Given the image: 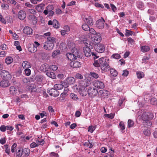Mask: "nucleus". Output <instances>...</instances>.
<instances>
[{"label": "nucleus", "mask_w": 157, "mask_h": 157, "mask_svg": "<svg viewBox=\"0 0 157 157\" xmlns=\"http://www.w3.org/2000/svg\"><path fill=\"white\" fill-rule=\"evenodd\" d=\"M88 95L90 97H94L97 96L98 91L94 88L90 87L88 90Z\"/></svg>", "instance_id": "obj_6"}, {"label": "nucleus", "mask_w": 157, "mask_h": 157, "mask_svg": "<svg viewBox=\"0 0 157 157\" xmlns=\"http://www.w3.org/2000/svg\"><path fill=\"white\" fill-rule=\"evenodd\" d=\"M90 44H89V47L86 46V47H84L83 48V51L85 56L87 57L90 56L91 55L92 56H94V59L95 60L96 59H97L99 57V56H96L93 52H92L90 50V48H92L93 47V46L90 45Z\"/></svg>", "instance_id": "obj_3"}, {"label": "nucleus", "mask_w": 157, "mask_h": 157, "mask_svg": "<svg viewBox=\"0 0 157 157\" xmlns=\"http://www.w3.org/2000/svg\"><path fill=\"white\" fill-rule=\"evenodd\" d=\"M99 62L100 64L101 68V70L105 72L108 71L110 69L109 65V59L106 57H103L99 59Z\"/></svg>", "instance_id": "obj_1"}, {"label": "nucleus", "mask_w": 157, "mask_h": 157, "mask_svg": "<svg viewBox=\"0 0 157 157\" xmlns=\"http://www.w3.org/2000/svg\"><path fill=\"white\" fill-rule=\"evenodd\" d=\"M136 75L138 78H141L144 76V74L141 71H138L136 72Z\"/></svg>", "instance_id": "obj_36"}, {"label": "nucleus", "mask_w": 157, "mask_h": 157, "mask_svg": "<svg viewBox=\"0 0 157 157\" xmlns=\"http://www.w3.org/2000/svg\"><path fill=\"white\" fill-rule=\"evenodd\" d=\"M101 37L100 35H97L94 36V45L98 44L101 40Z\"/></svg>", "instance_id": "obj_20"}, {"label": "nucleus", "mask_w": 157, "mask_h": 157, "mask_svg": "<svg viewBox=\"0 0 157 157\" xmlns=\"http://www.w3.org/2000/svg\"><path fill=\"white\" fill-rule=\"evenodd\" d=\"M44 140H36V143L37 144L40 145H43L44 144Z\"/></svg>", "instance_id": "obj_63"}, {"label": "nucleus", "mask_w": 157, "mask_h": 157, "mask_svg": "<svg viewBox=\"0 0 157 157\" xmlns=\"http://www.w3.org/2000/svg\"><path fill=\"white\" fill-rule=\"evenodd\" d=\"M49 43H52L54 44L56 43V38L51 36H48L47 38V41L46 42Z\"/></svg>", "instance_id": "obj_25"}, {"label": "nucleus", "mask_w": 157, "mask_h": 157, "mask_svg": "<svg viewBox=\"0 0 157 157\" xmlns=\"http://www.w3.org/2000/svg\"><path fill=\"white\" fill-rule=\"evenodd\" d=\"M1 76L7 79H10L11 78V75L10 73L6 70L2 71L1 73Z\"/></svg>", "instance_id": "obj_9"}, {"label": "nucleus", "mask_w": 157, "mask_h": 157, "mask_svg": "<svg viewBox=\"0 0 157 157\" xmlns=\"http://www.w3.org/2000/svg\"><path fill=\"white\" fill-rule=\"evenodd\" d=\"M1 7L4 9L7 10L9 9V6L7 4H5L4 3L1 4Z\"/></svg>", "instance_id": "obj_58"}, {"label": "nucleus", "mask_w": 157, "mask_h": 157, "mask_svg": "<svg viewBox=\"0 0 157 157\" xmlns=\"http://www.w3.org/2000/svg\"><path fill=\"white\" fill-rule=\"evenodd\" d=\"M105 117H106L108 118L113 119L114 116V114L113 113H110L109 114H105L104 115Z\"/></svg>", "instance_id": "obj_51"}, {"label": "nucleus", "mask_w": 157, "mask_h": 157, "mask_svg": "<svg viewBox=\"0 0 157 157\" xmlns=\"http://www.w3.org/2000/svg\"><path fill=\"white\" fill-rule=\"evenodd\" d=\"M109 151L108 153H107L106 155L105 156V157H114V151L111 148H109Z\"/></svg>", "instance_id": "obj_26"}, {"label": "nucleus", "mask_w": 157, "mask_h": 157, "mask_svg": "<svg viewBox=\"0 0 157 157\" xmlns=\"http://www.w3.org/2000/svg\"><path fill=\"white\" fill-rule=\"evenodd\" d=\"M23 31L24 33L28 35H31L33 32L32 29L28 26L25 27Z\"/></svg>", "instance_id": "obj_19"}, {"label": "nucleus", "mask_w": 157, "mask_h": 157, "mask_svg": "<svg viewBox=\"0 0 157 157\" xmlns=\"http://www.w3.org/2000/svg\"><path fill=\"white\" fill-rule=\"evenodd\" d=\"M70 65L73 68H77L81 67V64L79 62L73 60L70 63Z\"/></svg>", "instance_id": "obj_13"}, {"label": "nucleus", "mask_w": 157, "mask_h": 157, "mask_svg": "<svg viewBox=\"0 0 157 157\" xmlns=\"http://www.w3.org/2000/svg\"><path fill=\"white\" fill-rule=\"evenodd\" d=\"M26 16V14L25 11L21 10L18 13V17L21 20H23Z\"/></svg>", "instance_id": "obj_15"}, {"label": "nucleus", "mask_w": 157, "mask_h": 157, "mask_svg": "<svg viewBox=\"0 0 157 157\" xmlns=\"http://www.w3.org/2000/svg\"><path fill=\"white\" fill-rule=\"evenodd\" d=\"M107 91L104 90H101L99 91V94L103 97L105 98L108 94Z\"/></svg>", "instance_id": "obj_31"}, {"label": "nucleus", "mask_w": 157, "mask_h": 157, "mask_svg": "<svg viewBox=\"0 0 157 157\" xmlns=\"http://www.w3.org/2000/svg\"><path fill=\"white\" fill-rule=\"evenodd\" d=\"M6 128L5 125H3L0 127V130L2 132H4L6 130Z\"/></svg>", "instance_id": "obj_60"}, {"label": "nucleus", "mask_w": 157, "mask_h": 157, "mask_svg": "<svg viewBox=\"0 0 157 157\" xmlns=\"http://www.w3.org/2000/svg\"><path fill=\"white\" fill-rule=\"evenodd\" d=\"M63 86L60 84H55L54 86V88L57 90H61L63 88Z\"/></svg>", "instance_id": "obj_38"}, {"label": "nucleus", "mask_w": 157, "mask_h": 157, "mask_svg": "<svg viewBox=\"0 0 157 157\" xmlns=\"http://www.w3.org/2000/svg\"><path fill=\"white\" fill-rule=\"evenodd\" d=\"M89 32L94 35H95L96 34V32L95 30L93 28H91L90 29L89 28V29L88 30Z\"/></svg>", "instance_id": "obj_61"}, {"label": "nucleus", "mask_w": 157, "mask_h": 157, "mask_svg": "<svg viewBox=\"0 0 157 157\" xmlns=\"http://www.w3.org/2000/svg\"><path fill=\"white\" fill-rule=\"evenodd\" d=\"M74 51L73 52H72L75 57V59H76L77 57H80V53L78 50L75 48L72 49Z\"/></svg>", "instance_id": "obj_30"}, {"label": "nucleus", "mask_w": 157, "mask_h": 157, "mask_svg": "<svg viewBox=\"0 0 157 157\" xmlns=\"http://www.w3.org/2000/svg\"><path fill=\"white\" fill-rule=\"evenodd\" d=\"M53 26L56 28H59V26L58 21L56 20H54L53 21Z\"/></svg>", "instance_id": "obj_39"}, {"label": "nucleus", "mask_w": 157, "mask_h": 157, "mask_svg": "<svg viewBox=\"0 0 157 157\" xmlns=\"http://www.w3.org/2000/svg\"><path fill=\"white\" fill-rule=\"evenodd\" d=\"M50 156H55V157H59L57 153H55L54 152H52L50 153Z\"/></svg>", "instance_id": "obj_64"}, {"label": "nucleus", "mask_w": 157, "mask_h": 157, "mask_svg": "<svg viewBox=\"0 0 157 157\" xmlns=\"http://www.w3.org/2000/svg\"><path fill=\"white\" fill-rule=\"evenodd\" d=\"M70 97L73 100H78V98L77 97V96L73 93L70 94Z\"/></svg>", "instance_id": "obj_43"}, {"label": "nucleus", "mask_w": 157, "mask_h": 157, "mask_svg": "<svg viewBox=\"0 0 157 157\" xmlns=\"http://www.w3.org/2000/svg\"><path fill=\"white\" fill-rule=\"evenodd\" d=\"M48 92L50 95L54 97H57L59 94V92L55 88L51 89L50 90L48 91Z\"/></svg>", "instance_id": "obj_11"}, {"label": "nucleus", "mask_w": 157, "mask_h": 157, "mask_svg": "<svg viewBox=\"0 0 157 157\" xmlns=\"http://www.w3.org/2000/svg\"><path fill=\"white\" fill-rule=\"evenodd\" d=\"M54 46V44L52 43H49L47 42H45L43 46L44 48L46 50H52Z\"/></svg>", "instance_id": "obj_12"}, {"label": "nucleus", "mask_w": 157, "mask_h": 157, "mask_svg": "<svg viewBox=\"0 0 157 157\" xmlns=\"http://www.w3.org/2000/svg\"><path fill=\"white\" fill-rule=\"evenodd\" d=\"M29 89L31 92H35L37 90V87L34 84H32L29 87Z\"/></svg>", "instance_id": "obj_29"}, {"label": "nucleus", "mask_w": 157, "mask_h": 157, "mask_svg": "<svg viewBox=\"0 0 157 157\" xmlns=\"http://www.w3.org/2000/svg\"><path fill=\"white\" fill-rule=\"evenodd\" d=\"M54 9V7L52 5H48L45 10L43 13L45 15H48V17L52 16L54 13V12L53 11Z\"/></svg>", "instance_id": "obj_4"}, {"label": "nucleus", "mask_w": 157, "mask_h": 157, "mask_svg": "<svg viewBox=\"0 0 157 157\" xmlns=\"http://www.w3.org/2000/svg\"><path fill=\"white\" fill-rule=\"evenodd\" d=\"M28 51L31 53H34L36 52L37 49L36 46L33 44H30L28 48Z\"/></svg>", "instance_id": "obj_17"}, {"label": "nucleus", "mask_w": 157, "mask_h": 157, "mask_svg": "<svg viewBox=\"0 0 157 157\" xmlns=\"http://www.w3.org/2000/svg\"><path fill=\"white\" fill-rule=\"evenodd\" d=\"M13 62V59L11 57H8L6 58L5 62L7 64H9Z\"/></svg>", "instance_id": "obj_37"}, {"label": "nucleus", "mask_w": 157, "mask_h": 157, "mask_svg": "<svg viewBox=\"0 0 157 157\" xmlns=\"http://www.w3.org/2000/svg\"><path fill=\"white\" fill-rule=\"evenodd\" d=\"M22 66L24 68H28L31 67L30 63L27 61H24L22 63Z\"/></svg>", "instance_id": "obj_24"}, {"label": "nucleus", "mask_w": 157, "mask_h": 157, "mask_svg": "<svg viewBox=\"0 0 157 157\" xmlns=\"http://www.w3.org/2000/svg\"><path fill=\"white\" fill-rule=\"evenodd\" d=\"M94 65L96 67H98L100 66V64L99 62V59L98 61H96L95 60L94 63H93Z\"/></svg>", "instance_id": "obj_59"}, {"label": "nucleus", "mask_w": 157, "mask_h": 157, "mask_svg": "<svg viewBox=\"0 0 157 157\" xmlns=\"http://www.w3.org/2000/svg\"><path fill=\"white\" fill-rule=\"evenodd\" d=\"M46 74L48 76L53 79L56 78V75L53 72H46Z\"/></svg>", "instance_id": "obj_35"}, {"label": "nucleus", "mask_w": 157, "mask_h": 157, "mask_svg": "<svg viewBox=\"0 0 157 157\" xmlns=\"http://www.w3.org/2000/svg\"><path fill=\"white\" fill-rule=\"evenodd\" d=\"M95 5L97 7H101L102 8H104V6L102 4H100L98 3H95Z\"/></svg>", "instance_id": "obj_62"}, {"label": "nucleus", "mask_w": 157, "mask_h": 157, "mask_svg": "<svg viewBox=\"0 0 157 157\" xmlns=\"http://www.w3.org/2000/svg\"><path fill=\"white\" fill-rule=\"evenodd\" d=\"M10 85L9 79H3L0 82V86L3 87L9 86Z\"/></svg>", "instance_id": "obj_14"}, {"label": "nucleus", "mask_w": 157, "mask_h": 157, "mask_svg": "<svg viewBox=\"0 0 157 157\" xmlns=\"http://www.w3.org/2000/svg\"><path fill=\"white\" fill-rule=\"evenodd\" d=\"M119 127L122 130L125 129V126L124 122L123 121H121L119 123Z\"/></svg>", "instance_id": "obj_49"}, {"label": "nucleus", "mask_w": 157, "mask_h": 157, "mask_svg": "<svg viewBox=\"0 0 157 157\" xmlns=\"http://www.w3.org/2000/svg\"><path fill=\"white\" fill-rule=\"evenodd\" d=\"M23 154L24 156L27 157L29 156L30 153V150L29 149L25 148L23 149Z\"/></svg>", "instance_id": "obj_32"}, {"label": "nucleus", "mask_w": 157, "mask_h": 157, "mask_svg": "<svg viewBox=\"0 0 157 157\" xmlns=\"http://www.w3.org/2000/svg\"><path fill=\"white\" fill-rule=\"evenodd\" d=\"M82 29L85 31H88L89 29V26L87 24H84L82 26Z\"/></svg>", "instance_id": "obj_42"}, {"label": "nucleus", "mask_w": 157, "mask_h": 157, "mask_svg": "<svg viewBox=\"0 0 157 157\" xmlns=\"http://www.w3.org/2000/svg\"><path fill=\"white\" fill-rule=\"evenodd\" d=\"M151 131L147 129H144V134L146 136H149L151 134Z\"/></svg>", "instance_id": "obj_47"}, {"label": "nucleus", "mask_w": 157, "mask_h": 157, "mask_svg": "<svg viewBox=\"0 0 157 157\" xmlns=\"http://www.w3.org/2000/svg\"><path fill=\"white\" fill-rule=\"evenodd\" d=\"M84 21L90 26L94 24L93 19L90 16L85 17L84 19Z\"/></svg>", "instance_id": "obj_18"}, {"label": "nucleus", "mask_w": 157, "mask_h": 157, "mask_svg": "<svg viewBox=\"0 0 157 157\" xmlns=\"http://www.w3.org/2000/svg\"><path fill=\"white\" fill-rule=\"evenodd\" d=\"M110 73L111 75L113 76H116L118 74L117 71L114 69L110 68Z\"/></svg>", "instance_id": "obj_33"}, {"label": "nucleus", "mask_w": 157, "mask_h": 157, "mask_svg": "<svg viewBox=\"0 0 157 157\" xmlns=\"http://www.w3.org/2000/svg\"><path fill=\"white\" fill-rule=\"evenodd\" d=\"M23 149L19 148L17 149L16 152V155L17 157H21L23 155Z\"/></svg>", "instance_id": "obj_22"}, {"label": "nucleus", "mask_w": 157, "mask_h": 157, "mask_svg": "<svg viewBox=\"0 0 157 157\" xmlns=\"http://www.w3.org/2000/svg\"><path fill=\"white\" fill-rule=\"evenodd\" d=\"M40 69L41 70L44 72H48L49 71V69H50V66H48L46 63H44L40 67Z\"/></svg>", "instance_id": "obj_16"}, {"label": "nucleus", "mask_w": 157, "mask_h": 157, "mask_svg": "<svg viewBox=\"0 0 157 157\" xmlns=\"http://www.w3.org/2000/svg\"><path fill=\"white\" fill-rule=\"evenodd\" d=\"M126 33H125V35L126 36H128L130 35H132L133 34V32L132 31L128 30V29H126Z\"/></svg>", "instance_id": "obj_48"}, {"label": "nucleus", "mask_w": 157, "mask_h": 157, "mask_svg": "<svg viewBox=\"0 0 157 157\" xmlns=\"http://www.w3.org/2000/svg\"><path fill=\"white\" fill-rule=\"evenodd\" d=\"M44 78V77L42 75H37L36 76L35 79L38 82H41L43 81Z\"/></svg>", "instance_id": "obj_28"}, {"label": "nucleus", "mask_w": 157, "mask_h": 157, "mask_svg": "<svg viewBox=\"0 0 157 157\" xmlns=\"http://www.w3.org/2000/svg\"><path fill=\"white\" fill-rule=\"evenodd\" d=\"M44 6V4L38 5L36 7V9L37 11L39 12H42L43 11Z\"/></svg>", "instance_id": "obj_23"}, {"label": "nucleus", "mask_w": 157, "mask_h": 157, "mask_svg": "<svg viewBox=\"0 0 157 157\" xmlns=\"http://www.w3.org/2000/svg\"><path fill=\"white\" fill-rule=\"evenodd\" d=\"M79 84L78 92L80 95L82 96H86L88 93V91H87V85L82 81L79 82Z\"/></svg>", "instance_id": "obj_2"}, {"label": "nucleus", "mask_w": 157, "mask_h": 157, "mask_svg": "<svg viewBox=\"0 0 157 157\" xmlns=\"http://www.w3.org/2000/svg\"><path fill=\"white\" fill-rule=\"evenodd\" d=\"M151 114L147 112H144L142 114L141 118L143 121V123H146L151 119Z\"/></svg>", "instance_id": "obj_5"}, {"label": "nucleus", "mask_w": 157, "mask_h": 157, "mask_svg": "<svg viewBox=\"0 0 157 157\" xmlns=\"http://www.w3.org/2000/svg\"><path fill=\"white\" fill-rule=\"evenodd\" d=\"M17 90L16 88L13 86H11L10 89V91L11 94H13L15 93Z\"/></svg>", "instance_id": "obj_45"}, {"label": "nucleus", "mask_w": 157, "mask_h": 157, "mask_svg": "<svg viewBox=\"0 0 157 157\" xmlns=\"http://www.w3.org/2000/svg\"><path fill=\"white\" fill-rule=\"evenodd\" d=\"M66 81L67 83L69 85L74 84L75 81V78L72 77H70L67 78Z\"/></svg>", "instance_id": "obj_21"}, {"label": "nucleus", "mask_w": 157, "mask_h": 157, "mask_svg": "<svg viewBox=\"0 0 157 157\" xmlns=\"http://www.w3.org/2000/svg\"><path fill=\"white\" fill-rule=\"evenodd\" d=\"M28 10L29 12L30 13L32 14L33 15H36L37 16H39L38 15L36 14L37 12L35 10L32 9H28Z\"/></svg>", "instance_id": "obj_41"}, {"label": "nucleus", "mask_w": 157, "mask_h": 157, "mask_svg": "<svg viewBox=\"0 0 157 157\" xmlns=\"http://www.w3.org/2000/svg\"><path fill=\"white\" fill-rule=\"evenodd\" d=\"M94 86L98 89H103L105 87L104 83L98 80L95 81L94 82Z\"/></svg>", "instance_id": "obj_10"}, {"label": "nucleus", "mask_w": 157, "mask_h": 157, "mask_svg": "<svg viewBox=\"0 0 157 157\" xmlns=\"http://www.w3.org/2000/svg\"><path fill=\"white\" fill-rule=\"evenodd\" d=\"M150 102L151 104L153 105L157 104V99L155 98H151L150 100Z\"/></svg>", "instance_id": "obj_44"}, {"label": "nucleus", "mask_w": 157, "mask_h": 157, "mask_svg": "<svg viewBox=\"0 0 157 157\" xmlns=\"http://www.w3.org/2000/svg\"><path fill=\"white\" fill-rule=\"evenodd\" d=\"M17 147V144L16 143H14L11 147V151L13 153L15 151L16 148Z\"/></svg>", "instance_id": "obj_55"}, {"label": "nucleus", "mask_w": 157, "mask_h": 157, "mask_svg": "<svg viewBox=\"0 0 157 157\" xmlns=\"http://www.w3.org/2000/svg\"><path fill=\"white\" fill-rule=\"evenodd\" d=\"M90 75L94 78H97L98 77V75L95 72H90Z\"/></svg>", "instance_id": "obj_54"}, {"label": "nucleus", "mask_w": 157, "mask_h": 157, "mask_svg": "<svg viewBox=\"0 0 157 157\" xmlns=\"http://www.w3.org/2000/svg\"><path fill=\"white\" fill-rule=\"evenodd\" d=\"M94 47L95 51L100 53L103 52L105 50V47L104 45L101 44H95Z\"/></svg>", "instance_id": "obj_7"}, {"label": "nucleus", "mask_w": 157, "mask_h": 157, "mask_svg": "<svg viewBox=\"0 0 157 157\" xmlns=\"http://www.w3.org/2000/svg\"><path fill=\"white\" fill-rule=\"evenodd\" d=\"M88 131L90 132L91 133H92L94 131L95 129V128L91 126H89L88 128Z\"/></svg>", "instance_id": "obj_57"}, {"label": "nucleus", "mask_w": 157, "mask_h": 157, "mask_svg": "<svg viewBox=\"0 0 157 157\" xmlns=\"http://www.w3.org/2000/svg\"><path fill=\"white\" fill-rule=\"evenodd\" d=\"M141 50L144 52H146L149 50L150 48L147 46H142L141 47Z\"/></svg>", "instance_id": "obj_34"}, {"label": "nucleus", "mask_w": 157, "mask_h": 157, "mask_svg": "<svg viewBox=\"0 0 157 157\" xmlns=\"http://www.w3.org/2000/svg\"><path fill=\"white\" fill-rule=\"evenodd\" d=\"M112 57L115 59H119L121 57L120 55L118 54H114L112 56Z\"/></svg>", "instance_id": "obj_56"}, {"label": "nucleus", "mask_w": 157, "mask_h": 157, "mask_svg": "<svg viewBox=\"0 0 157 157\" xmlns=\"http://www.w3.org/2000/svg\"><path fill=\"white\" fill-rule=\"evenodd\" d=\"M25 73L27 76H29L31 74V70L29 68H26L25 70Z\"/></svg>", "instance_id": "obj_52"}, {"label": "nucleus", "mask_w": 157, "mask_h": 157, "mask_svg": "<svg viewBox=\"0 0 157 157\" xmlns=\"http://www.w3.org/2000/svg\"><path fill=\"white\" fill-rule=\"evenodd\" d=\"M75 77L77 79H82L83 78V76L79 73H76L75 75Z\"/></svg>", "instance_id": "obj_50"}, {"label": "nucleus", "mask_w": 157, "mask_h": 157, "mask_svg": "<svg viewBox=\"0 0 157 157\" xmlns=\"http://www.w3.org/2000/svg\"><path fill=\"white\" fill-rule=\"evenodd\" d=\"M134 125L133 122L131 120L129 119L128 121V125L129 128L132 127Z\"/></svg>", "instance_id": "obj_53"}, {"label": "nucleus", "mask_w": 157, "mask_h": 157, "mask_svg": "<svg viewBox=\"0 0 157 157\" xmlns=\"http://www.w3.org/2000/svg\"><path fill=\"white\" fill-rule=\"evenodd\" d=\"M66 56L68 59L70 60L73 61L75 59V57L73 53H68L66 54Z\"/></svg>", "instance_id": "obj_27"}, {"label": "nucleus", "mask_w": 157, "mask_h": 157, "mask_svg": "<svg viewBox=\"0 0 157 157\" xmlns=\"http://www.w3.org/2000/svg\"><path fill=\"white\" fill-rule=\"evenodd\" d=\"M60 54V51L59 50H57L53 51L52 54V56L54 57L57 55Z\"/></svg>", "instance_id": "obj_46"}, {"label": "nucleus", "mask_w": 157, "mask_h": 157, "mask_svg": "<svg viewBox=\"0 0 157 157\" xmlns=\"http://www.w3.org/2000/svg\"><path fill=\"white\" fill-rule=\"evenodd\" d=\"M84 145L87 147H88L89 148L92 147L93 145L91 143L90 140H88L87 142H86L84 144Z\"/></svg>", "instance_id": "obj_40"}, {"label": "nucleus", "mask_w": 157, "mask_h": 157, "mask_svg": "<svg viewBox=\"0 0 157 157\" xmlns=\"http://www.w3.org/2000/svg\"><path fill=\"white\" fill-rule=\"evenodd\" d=\"M105 22L104 20L102 18L98 20L96 22V27L99 29H103L104 27Z\"/></svg>", "instance_id": "obj_8"}]
</instances>
